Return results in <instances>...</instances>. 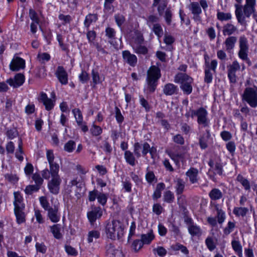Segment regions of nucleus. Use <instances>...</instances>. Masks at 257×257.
<instances>
[{"label":"nucleus","instance_id":"45","mask_svg":"<svg viewBox=\"0 0 257 257\" xmlns=\"http://www.w3.org/2000/svg\"><path fill=\"white\" fill-rule=\"evenodd\" d=\"M43 177H41L40 175L38 173H35L32 176V179L35 181L36 185L39 188H41V185L43 184L44 180Z\"/></svg>","mask_w":257,"mask_h":257},{"label":"nucleus","instance_id":"63","mask_svg":"<svg viewBox=\"0 0 257 257\" xmlns=\"http://www.w3.org/2000/svg\"><path fill=\"white\" fill-rule=\"evenodd\" d=\"M39 200L41 206L45 210H47L49 208H50V207L49 206V203L45 197H40L39 198Z\"/></svg>","mask_w":257,"mask_h":257},{"label":"nucleus","instance_id":"8","mask_svg":"<svg viewBox=\"0 0 257 257\" xmlns=\"http://www.w3.org/2000/svg\"><path fill=\"white\" fill-rule=\"evenodd\" d=\"M207 111L203 107H200L196 110H191V117L193 118L194 116L197 117V122L203 127H207L209 125V120L207 119Z\"/></svg>","mask_w":257,"mask_h":257},{"label":"nucleus","instance_id":"36","mask_svg":"<svg viewBox=\"0 0 257 257\" xmlns=\"http://www.w3.org/2000/svg\"><path fill=\"white\" fill-rule=\"evenodd\" d=\"M185 188V182L181 179H178L175 186L176 192L177 195L183 193Z\"/></svg>","mask_w":257,"mask_h":257},{"label":"nucleus","instance_id":"57","mask_svg":"<svg viewBox=\"0 0 257 257\" xmlns=\"http://www.w3.org/2000/svg\"><path fill=\"white\" fill-rule=\"evenodd\" d=\"M90 131L93 136H98L102 133V128L100 126L94 124L91 128Z\"/></svg>","mask_w":257,"mask_h":257},{"label":"nucleus","instance_id":"49","mask_svg":"<svg viewBox=\"0 0 257 257\" xmlns=\"http://www.w3.org/2000/svg\"><path fill=\"white\" fill-rule=\"evenodd\" d=\"M153 31L159 38H161L163 36V29L161 26L159 24H155L154 25L153 27Z\"/></svg>","mask_w":257,"mask_h":257},{"label":"nucleus","instance_id":"2","mask_svg":"<svg viewBox=\"0 0 257 257\" xmlns=\"http://www.w3.org/2000/svg\"><path fill=\"white\" fill-rule=\"evenodd\" d=\"M59 171H49L48 169H45L42 171V176L44 179L49 180L51 177V179L48 183V187L50 192L53 194H58L62 181L58 174Z\"/></svg>","mask_w":257,"mask_h":257},{"label":"nucleus","instance_id":"24","mask_svg":"<svg viewBox=\"0 0 257 257\" xmlns=\"http://www.w3.org/2000/svg\"><path fill=\"white\" fill-rule=\"evenodd\" d=\"M237 42V37L235 36H229L227 38L224 44L225 46L226 50L230 52L232 50H233L235 47V44Z\"/></svg>","mask_w":257,"mask_h":257},{"label":"nucleus","instance_id":"50","mask_svg":"<svg viewBox=\"0 0 257 257\" xmlns=\"http://www.w3.org/2000/svg\"><path fill=\"white\" fill-rule=\"evenodd\" d=\"M40 188L36 185H29L27 186L25 189V192L28 195H31L34 192H37Z\"/></svg>","mask_w":257,"mask_h":257},{"label":"nucleus","instance_id":"59","mask_svg":"<svg viewBox=\"0 0 257 257\" xmlns=\"http://www.w3.org/2000/svg\"><path fill=\"white\" fill-rule=\"evenodd\" d=\"M164 42L166 45H170L175 42V38L168 33H165L164 38Z\"/></svg>","mask_w":257,"mask_h":257},{"label":"nucleus","instance_id":"26","mask_svg":"<svg viewBox=\"0 0 257 257\" xmlns=\"http://www.w3.org/2000/svg\"><path fill=\"white\" fill-rule=\"evenodd\" d=\"M237 31L236 27L230 23H227L223 26L222 33L224 36H230Z\"/></svg>","mask_w":257,"mask_h":257},{"label":"nucleus","instance_id":"40","mask_svg":"<svg viewBox=\"0 0 257 257\" xmlns=\"http://www.w3.org/2000/svg\"><path fill=\"white\" fill-rule=\"evenodd\" d=\"M105 32L106 36L109 39V43L112 45V40L115 39L116 33L114 29L110 27H107L106 28Z\"/></svg>","mask_w":257,"mask_h":257},{"label":"nucleus","instance_id":"52","mask_svg":"<svg viewBox=\"0 0 257 257\" xmlns=\"http://www.w3.org/2000/svg\"><path fill=\"white\" fill-rule=\"evenodd\" d=\"M59 20L61 21L62 24L65 25L67 24H69L72 20L71 17L70 15H64L63 14H60L58 17Z\"/></svg>","mask_w":257,"mask_h":257},{"label":"nucleus","instance_id":"22","mask_svg":"<svg viewBox=\"0 0 257 257\" xmlns=\"http://www.w3.org/2000/svg\"><path fill=\"white\" fill-rule=\"evenodd\" d=\"M178 88L173 83H167L163 87V91L166 95H172L177 93Z\"/></svg>","mask_w":257,"mask_h":257},{"label":"nucleus","instance_id":"1","mask_svg":"<svg viewBox=\"0 0 257 257\" xmlns=\"http://www.w3.org/2000/svg\"><path fill=\"white\" fill-rule=\"evenodd\" d=\"M235 14L237 22L243 26H246L245 18H248L255 12V0H245V4L241 5L242 0H235Z\"/></svg>","mask_w":257,"mask_h":257},{"label":"nucleus","instance_id":"34","mask_svg":"<svg viewBox=\"0 0 257 257\" xmlns=\"http://www.w3.org/2000/svg\"><path fill=\"white\" fill-rule=\"evenodd\" d=\"M236 180L242 185L245 190H250V186L249 181L241 175L239 174L237 176Z\"/></svg>","mask_w":257,"mask_h":257},{"label":"nucleus","instance_id":"19","mask_svg":"<svg viewBox=\"0 0 257 257\" xmlns=\"http://www.w3.org/2000/svg\"><path fill=\"white\" fill-rule=\"evenodd\" d=\"M14 196V210L25 209V206L23 202V198L19 192H15Z\"/></svg>","mask_w":257,"mask_h":257},{"label":"nucleus","instance_id":"42","mask_svg":"<svg viewBox=\"0 0 257 257\" xmlns=\"http://www.w3.org/2000/svg\"><path fill=\"white\" fill-rule=\"evenodd\" d=\"M75 147V142L73 140H69L64 145V150L68 153H72Z\"/></svg>","mask_w":257,"mask_h":257},{"label":"nucleus","instance_id":"51","mask_svg":"<svg viewBox=\"0 0 257 257\" xmlns=\"http://www.w3.org/2000/svg\"><path fill=\"white\" fill-rule=\"evenodd\" d=\"M86 37L89 43H93L96 39V33L94 30H89L88 29L87 30Z\"/></svg>","mask_w":257,"mask_h":257},{"label":"nucleus","instance_id":"12","mask_svg":"<svg viewBox=\"0 0 257 257\" xmlns=\"http://www.w3.org/2000/svg\"><path fill=\"white\" fill-rule=\"evenodd\" d=\"M24 81L25 76L22 73H18L14 78H11L7 80V83L14 88L20 87L24 83Z\"/></svg>","mask_w":257,"mask_h":257},{"label":"nucleus","instance_id":"10","mask_svg":"<svg viewBox=\"0 0 257 257\" xmlns=\"http://www.w3.org/2000/svg\"><path fill=\"white\" fill-rule=\"evenodd\" d=\"M188 8L193 15L192 19L195 22H201L202 19L200 15L202 13V9L199 4L198 2H191Z\"/></svg>","mask_w":257,"mask_h":257},{"label":"nucleus","instance_id":"64","mask_svg":"<svg viewBox=\"0 0 257 257\" xmlns=\"http://www.w3.org/2000/svg\"><path fill=\"white\" fill-rule=\"evenodd\" d=\"M79 79L82 83H85L89 80V76L86 71L83 70L79 76Z\"/></svg>","mask_w":257,"mask_h":257},{"label":"nucleus","instance_id":"41","mask_svg":"<svg viewBox=\"0 0 257 257\" xmlns=\"http://www.w3.org/2000/svg\"><path fill=\"white\" fill-rule=\"evenodd\" d=\"M100 232L97 230H91L88 232L87 241L89 243L92 242L94 239L99 238Z\"/></svg>","mask_w":257,"mask_h":257},{"label":"nucleus","instance_id":"21","mask_svg":"<svg viewBox=\"0 0 257 257\" xmlns=\"http://www.w3.org/2000/svg\"><path fill=\"white\" fill-rule=\"evenodd\" d=\"M186 175L189 178L192 184L197 183L198 181V170L195 168H190L186 173Z\"/></svg>","mask_w":257,"mask_h":257},{"label":"nucleus","instance_id":"14","mask_svg":"<svg viewBox=\"0 0 257 257\" xmlns=\"http://www.w3.org/2000/svg\"><path fill=\"white\" fill-rule=\"evenodd\" d=\"M102 215V211L100 207H92V210L87 213V217L91 224H93L96 220L100 218Z\"/></svg>","mask_w":257,"mask_h":257},{"label":"nucleus","instance_id":"7","mask_svg":"<svg viewBox=\"0 0 257 257\" xmlns=\"http://www.w3.org/2000/svg\"><path fill=\"white\" fill-rule=\"evenodd\" d=\"M238 42L239 47L238 53V57L241 60L246 61L248 63H250V61L248 57L249 46L247 38L244 35L241 36L239 38Z\"/></svg>","mask_w":257,"mask_h":257},{"label":"nucleus","instance_id":"32","mask_svg":"<svg viewBox=\"0 0 257 257\" xmlns=\"http://www.w3.org/2000/svg\"><path fill=\"white\" fill-rule=\"evenodd\" d=\"M222 196L221 191L217 188L212 189L209 193V196L212 200H219L222 197Z\"/></svg>","mask_w":257,"mask_h":257},{"label":"nucleus","instance_id":"20","mask_svg":"<svg viewBox=\"0 0 257 257\" xmlns=\"http://www.w3.org/2000/svg\"><path fill=\"white\" fill-rule=\"evenodd\" d=\"M48 216L53 222H57L60 220V216L58 214V207L55 206L54 207H50L48 210Z\"/></svg>","mask_w":257,"mask_h":257},{"label":"nucleus","instance_id":"28","mask_svg":"<svg viewBox=\"0 0 257 257\" xmlns=\"http://www.w3.org/2000/svg\"><path fill=\"white\" fill-rule=\"evenodd\" d=\"M208 165L213 169L215 174H218L219 175L222 174V165L220 163L216 162L214 164L213 161L212 159H210L208 162Z\"/></svg>","mask_w":257,"mask_h":257},{"label":"nucleus","instance_id":"44","mask_svg":"<svg viewBox=\"0 0 257 257\" xmlns=\"http://www.w3.org/2000/svg\"><path fill=\"white\" fill-rule=\"evenodd\" d=\"M217 19L221 21H228L232 18L231 14L229 13H225L223 12H218L217 14Z\"/></svg>","mask_w":257,"mask_h":257},{"label":"nucleus","instance_id":"31","mask_svg":"<svg viewBox=\"0 0 257 257\" xmlns=\"http://www.w3.org/2000/svg\"><path fill=\"white\" fill-rule=\"evenodd\" d=\"M124 157L127 163L132 166L136 164V159L132 152L130 151H125L124 153Z\"/></svg>","mask_w":257,"mask_h":257},{"label":"nucleus","instance_id":"55","mask_svg":"<svg viewBox=\"0 0 257 257\" xmlns=\"http://www.w3.org/2000/svg\"><path fill=\"white\" fill-rule=\"evenodd\" d=\"M114 19L117 25L120 27L125 22V17L121 14H116L114 16Z\"/></svg>","mask_w":257,"mask_h":257},{"label":"nucleus","instance_id":"48","mask_svg":"<svg viewBox=\"0 0 257 257\" xmlns=\"http://www.w3.org/2000/svg\"><path fill=\"white\" fill-rule=\"evenodd\" d=\"M51 232L54 236L57 239H60L62 237V235L60 232V227L58 224H55L51 227Z\"/></svg>","mask_w":257,"mask_h":257},{"label":"nucleus","instance_id":"17","mask_svg":"<svg viewBox=\"0 0 257 257\" xmlns=\"http://www.w3.org/2000/svg\"><path fill=\"white\" fill-rule=\"evenodd\" d=\"M47 159L49 164V171L59 170V165L54 162V156L52 150H47L46 153Z\"/></svg>","mask_w":257,"mask_h":257},{"label":"nucleus","instance_id":"33","mask_svg":"<svg viewBox=\"0 0 257 257\" xmlns=\"http://www.w3.org/2000/svg\"><path fill=\"white\" fill-rule=\"evenodd\" d=\"M24 209L14 210V212L17 218L18 223L21 224L25 222V214Z\"/></svg>","mask_w":257,"mask_h":257},{"label":"nucleus","instance_id":"6","mask_svg":"<svg viewBox=\"0 0 257 257\" xmlns=\"http://www.w3.org/2000/svg\"><path fill=\"white\" fill-rule=\"evenodd\" d=\"M242 97V99L251 107L255 108L257 106V87H246Z\"/></svg>","mask_w":257,"mask_h":257},{"label":"nucleus","instance_id":"38","mask_svg":"<svg viewBox=\"0 0 257 257\" xmlns=\"http://www.w3.org/2000/svg\"><path fill=\"white\" fill-rule=\"evenodd\" d=\"M231 245L232 248L237 253L239 257L242 256V246L241 245L239 241L237 240H232L231 242Z\"/></svg>","mask_w":257,"mask_h":257},{"label":"nucleus","instance_id":"16","mask_svg":"<svg viewBox=\"0 0 257 257\" xmlns=\"http://www.w3.org/2000/svg\"><path fill=\"white\" fill-rule=\"evenodd\" d=\"M39 100L43 103L47 110L49 111L53 108L55 105V100L48 98L45 93L42 92L40 93Z\"/></svg>","mask_w":257,"mask_h":257},{"label":"nucleus","instance_id":"58","mask_svg":"<svg viewBox=\"0 0 257 257\" xmlns=\"http://www.w3.org/2000/svg\"><path fill=\"white\" fill-rule=\"evenodd\" d=\"M164 18L167 24L170 25L172 22V13L169 8L166 9L165 12Z\"/></svg>","mask_w":257,"mask_h":257},{"label":"nucleus","instance_id":"4","mask_svg":"<svg viewBox=\"0 0 257 257\" xmlns=\"http://www.w3.org/2000/svg\"><path fill=\"white\" fill-rule=\"evenodd\" d=\"M105 232L108 238L111 239L119 238L123 232L122 223L116 220L108 222L105 227Z\"/></svg>","mask_w":257,"mask_h":257},{"label":"nucleus","instance_id":"47","mask_svg":"<svg viewBox=\"0 0 257 257\" xmlns=\"http://www.w3.org/2000/svg\"><path fill=\"white\" fill-rule=\"evenodd\" d=\"M107 196L106 194L101 193L98 192V195L97 197L98 202L102 206H104L107 200Z\"/></svg>","mask_w":257,"mask_h":257},{"label":"nucleus","instance_id":"13","mask_svg":"<svg viewBox=\"0 0 257 257\" xmlns=\"http://www.w3.org/2000/svg\"><path fill=\"white\" fill-rule=\"evenodd\" d=\"M122 56L125 63H127L132 67H135L136 65L138 59L135 55L131 54L128 50H124L122 52Z\"/></svg>","mask_w":257,"mask_h":257},{"label":"nucleus","instance_id":"27","mask_svg":"<svg viewBox=\"0 0 257 257\" xmlns=\"http://www.w3.org/2000/svg\"><path fill=\"white\" fill-rule=\"evenodd\" d=\"M188 230L192 237H199L202 233L201 228L196 224L191 225L190 226H188Z\"/></svg>","mask_w":257,"mask_h":257},{"label":"nucleus","instance_id":"30","mask_svg":"<svg viewBox=\"0 0 257 257\" xmlns=\"http://www.w3.org/2000/svg\"><path fill=\"white\" fill-rule=\"evenodd\" d=\"M143 43L135 44L134 46H132L134 51L136 53L140 55H146L148 53V48L145 46L143 45Z\"/></svg>","mask_w":257,"mask_h":257},{"label":"nucleus","instance_id":"35","mask_svg":"<svg viewBox=\"0 0 257 257\" xmlns=\"http://www.w3.org/2000/svg\"><path fill=\"white\" fill-rule=\"evenodd\" d=\"M154 235L153 231L151 230L147 234H144L141 235V240L143 244H149L154 238Z\"/></svg>","mask_w":257,"mask_h":257},{"label":"nucleus","instance_id":"5","mask_svg":"<svg viewBox=\"0 0 257 257\" xmlns=\"http://www.w3.org/2000/svg\"><path fill=\"white\" fill-rule=\"evenodd\" d=\"M175 82L180 83V88L184 93L188 95L192 91L193 79L185 73H179L175 77Z\"/></svg>","mask_w":257,"mask_h":257},{"label":"nucleus","instance_id":"15","mask_svg":"<svg viewBox=\"0 0 257 257\" xmlns=\"http://www.w3.org/2000/svg\"><path fill=\"white\" fill-rule=\"evenodd\" d=\"M55 75L62 84L66 85L68 83V74L63 66H59L57 67Z\"/></svg>","mask_w":257,"mask_h":257},{"label":"nucleus","instance_id":"25","mask_svg":"<svg viewBox=\"0 0 257 257\" xmlns=\"http://www.w3.org/2000/svg\"><path fill=\"white\" fill-rule=\"evenodd\" d=\"M206 134L201 135L199 139V146L202 149H205L208 147L207 142L210 137V134L209 130H206Z\"/></svg>","mask_w":257,"mask_h":257},{"label":"nucleus","instance_id":"29","mask_svg":"<svg viewBox=\"0 0 257 257\" xmlns=\"http://www.w3.org/2000/svg\"><path fill=\"white\" fill-rule=\"evenodd\" d=\"M97 19V15L96 14H89L87 15L84 22V26L87 30H88L90 25L96 22Z\"/></svg>","mask_w":257,"mask_h":257},{"label":"nucleus","instance_id":"39","mask_svg":"<svg viewBox=\"0 0 257 257\" xmlns=\"http://www.w3.org/2000/svg\"><path fill=\"white\" fill-rule=\"evenodd\" d=\"M169 157L175 162L177 165L179 164L180 160H183L184 159V155L182 153H169Z\"/></svg>","mask_w":257,"mask_h":257},{"label":"nucleus","instance_id":"3","mask_svg":"<svg viewBox=\"0 0 257 257\" xmlns=\"http://www.w3.org/2000/svg\"><path fill=\"white\" fill-rule=\"evenodd\" d=\"M161 76V71L159 67L153 65L147 71L146 81L147 89L150 93H153L155 91L158 80Z\"/></svg>","mask_w":257,"mask_h":257},{"label":"nucleus","instance_id":"54","mask_svg":"<svg viewBox=\"0 0 257 257\" xmlns=\"http://www.w3.org/2000/svg\"><path fill=\"white\" fill-rule=\"evenodd\" d=\"M91 75L93 83H94V85L100 83L101 82V81L99 77V74L97 71H95L94 69H93L91 72Z\"/></svg>","mask_w":257,"mask_h":257},{"label":"nucleus","instance_id":"61","mask_svg":"<svg viewBox=\"0 0 257 257\" xmlns=\"http://www.w3.org/2000/svg\"><path fill=\"white\" fill-rule=\"evenodd\" d=\"M167 1H162L159 5L158 7V12L160 16H162L164 13V10L167 6Z\"/></svg>","mask_w":257,"mask_h":257},{"label":"nucleus","instance_id":"53","mask_svg":"<svg viewBox=\"0 0 257 257\" xmlns=\"http://www.w3.org/2000/svg\"><path fill=\"white\" fill-rule=\"evenodd\" d=\"M217 65V61L216 60H212L210 64H209L207 61H205V69H209L210 71V70H212L214 72H215Z\"/></svg>","mask_w":257,"mask_h":257},{"label":"nucleus","instance_id":"62","mask_svg":"<svg viewBox=\"0 0 257 257\" xmlns=\"http://www.w3.org/2000/svg\"><path fill=\"white\" fill-rule=\"evenodd\" d=\"M6 135L9 139H13L18 135V132L16 128L9 130L6 132Z\"/></svg>","mask_w":257,"mask_h":257},{"label":"nucleus","instance_id":"43","mask_svg":"<svg viewBox=\"0 0 257 257\" xmlns=\"http://www.w3.org/2000/svg\"><path fill=\"white\" fill-rule=\"evenodd\" d=\"M72 112L77 124H81V121H83V116L79 108H75L72 110Z\"/></svg>","mask_w":257,"mask_h":257},{"label":"nucleus","instance_id":"9","mask_svg":"<svg viewBox=\"0 0 257 257\" xmlns=\"http://www.w3.org/2000/svg\"><path fill=\"white\" fill-rule=\"evenodd\" d=\"M240 69V66L236 60H234L231 65L227 66V75L231 83H235L236 82V72Z\"/></svg>","mask_w":257,"mask_h":257},{"label":"nucleus","instance_id":"56","mask_svg":"<svg viewBox=\"0 0 257 257\" xmlns=\"http://www.w3.org/2000/svg\"><path fill=\"white\" fill-rule=\"evenodd\" d=\"M143 244L141 240L136 239L132 243V247L135 251H138L142 247Z\"/></svg>","mask_w":257,"mask_h":257},{"label":"nucleus","instance_id":"11","mask_svg":"<svg viewBox=\"0 0 257 257\" xmlns=\"http://www.w3.org/2000/svg\"><path fill=\"white\" fill-rule=\"evenodd\" d=\"M106 257H124L123 253L119 248L115 247L112 244L106 246Z\"/></svg>","mask_w":257,"mask_h":257},{"label":"nucleus","instance_id":"37","mask_svg":"<svg viewBox=\"0 0 257 257\" xmlns=\"http://www.w3.org/2000/svg\"><path fill=\"white\" fill-rule=\"evenodd\" d=\"M248 211V209L246 207H234L233 210V214L237 217H239L240 216L244 217L246 215Z\"/></svg>","mask_w":257,"mask_h":257},{"label":"nucleus","instance_id":"23","mask_svg":"<svg viewBox=\"0 0 257 257\" xmlns=\"http://www.w3.org/2000/svg\"><path fill=\"white\" fill-rule=\"evenodd\" d=\"M144 42V38L143 34L138 30L135 31L130 42L131 46L135 44L143 43Z\"/></svg>","mask_w":257,"mask_h":257},{"label":"nucleus","instance_id":"18","mask_svg":"<svg viewBox=\"0 0 257 257\" xmlns=\"http://www.w3.org/2000/svg\"><path fill=\"white\" fill-rule=\"evenodd\" d=\"M10 66L11 70L18 71L21 69L25 68V61L20 57H16L11 62Z\"/></svg>","mask_w":257,"mask_h":257},{"label":"nucleus","instance_id":"60","mask_svg":"<svg viewBox=\"0 0 257 257\" xmlns=\"http://www.w3.org/2000/svg\"><path fill=\"white\" fill-rule=\"evenodd\" d=\"M235 225V223L231 221H229L227 226L224 228L223 232L225 235H228L232 231Z\"/></svg>","mask_w":257,"mask_h":257},{"label":"nucleus","instance_id":"46","mask_svg":"<svg viewBox=\"0 0 257 257\" xmlns=\"http://www.w3.org/2000/svg\"><path fill=\"white\" fill-rule=\"evenodd\" d=\"M174 200V194L170 190L166 191L164 194V201L167 203H172Z\"/></svg>","mask_w":257,"mask_h":257}]
</instances>
